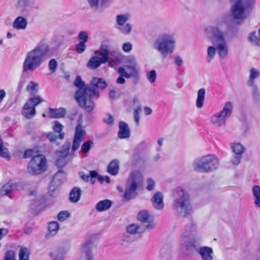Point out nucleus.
Instances as JSON below:
<instances>
[{"label": "nucleus", "mask_w": 260, "mask_h": 260, "mask_svg": "<svg viewBox=\"0 0 260 260\" xmlns=\"http://www.w3.org/2000/svg\"><path fill=\"white\" fill-rule=\"evenodd\" d=\"M231 18L229 15H224L217 21L215 25L206 28L207 39L213 44V46H210L207 48L208 62H210L213 59L216 52L221 58L228 56L229 47L225 36L230 29L229 21Z\"/></svg>", "instance_id": "obj_1"}, {"label": "nucleus", "mask_w": 260, "mask_h": 260, "mask_svg": "<svg viewBox=\"0 0 260 260\" xmlns=\"http://www.w3.org/2000/svg\"><path fill=\"white\" fill-rule=\"evenodd\" d=\"M53 52L49 49L45 41H41L33 49L26 54L22 66L23 72H33L39 68L45 58L52 56Z\"/></svg>", "instance_id": "obj_2"}, {"label": "nucleus", "mask_w": 260, "mask_h": 260, "mask_svg": "<svg viewBox=\"0 0 260 260\" xmlns=\"http://www.w3.org/2000/svg\"><path fill=\"white\" fill-rule=\"evenodd\" d=\"M74 85L78 88L74 95L76 101L81 108L87 112H90L95 106L93 99L98 98L99 93L95 91V88L90 86L84 87V82L80 76L76 77Z\"/></svg>", "instance_id": "obj_3"}, {"label": "nucleus", "mask_w": 260, "mask_h": 260, "mask_svg": "<svg viewBox=\"0 0 260 260\" xmlns=\"http://www.w3.org/2000/svg\"><path fill=\"white\" fill-rule=\"evenodd\" d=\"M202 242L201 237L198 233V227L196 222L191 221L185 226L181 236L179 245L180 254H187L193 248L201 246Z\"/></svg>", "instance_id": "obj_4"}, {"label": "nucleus", "mask_w": 260, "mask_h": 260, "mask_svg": "<svg viewBox=\"0 0 260 260\" xmlns=\"http://www.w3.org/2000/svg\"><path fill=\"white\" fill-rule=\"evenodd\" d=\"M173 210L182 217L189 216L192 212V206L188 192L182 187H177L173 190Z\"/></svg>", "instance_id": "obj_5"}, {"label": "nucleus", "mask_w": 260, "mask_h": 260, "mask_svg": "<svg viewBox=\"0 0 260 260\" xmlns=\"http://www.w3.org/2000/svg\"><path fill=\"white\" fill-rule=\"evenodd\" d=\"M176 44V40L173 35L163 33L154 39L153 48L162 56H167L174 52Z\"/></svg>", "instance_id": "obj_6"}, {"label": "nucleus", "mask_w": 260, "mask_h": 260, "mask_svg": "<svg viewBox=\"0 0 260 260\" xmlns=\"http://www.w3.org/2000/svg\"><path fill=\"white\" fill-rule=\"evenodd\" d=\"M192 166L197 172L207 173L219 167V160L215 155L207 154L196 158L192 162Z\"/></svg>", "instance_id": "obj_7"}, {"label": "nucleus", "mask_w": 260, "mask_h": 260, "mask_svg": "<svg viewBox=\"0 0 260 260\" xmlns=\"http://www.w3.org/2000/svg\"><path fill=\"white\" fill-rule=\"evenodd\" d=\"M143 180V176L139 171H133L129 174L124 194L126 200H131L137 196V190L142 186Z\"/></svg>", "instance_id": "obj_8"}, {"label": "nucleus", "mask_w": 260, "mask_h": 260, "mask_svg": "<svg viewBox=\"0 0 260 260\" xmlns=\"http://www.w3.org/2000/svg\"><path fill=\"white\" fill-rule=\"evenodd\" d=\"M231 12L236 20H244L255 4V0H230Z\"/></svg>", "instance_id": "obj_9"}, {"label": "nucleus", "mask_w": 260, "mask_h": 260, "mask_svg": "<svg viewBox=\"0 0 260 260\" xmlns=\"http://www.w3.org/2000/svg\"><path fill=\"white\" fill-rule=\"evenodd\" d=\"M233 104L231 102H226L221 110L211 116V124L216 127L224 126L226 125V119L231 117L233 113Z\"/></svg>", "instance_id": "obj_10"}, {"label": "nucleus", "mask_w": 260, "mask_h": 260, "mask_svg": "<svg viewBox=\"0 0 260 260\" xmlns=\"http://www.w3.org/2000/svg\"><path fill=\"white\" fill-rule=\"evenodd\" d=\"M47 159L42 154L34 156L27 166L28 172L34 175H38L45 172L47 168Z\"/></svg>", "instance_id": "obj_11"}, {"label": "nucleus", "mask_w": 260, "mask_h": 260, "mask_svg": "<svg viewBox=\"0 0 260 260\" xmlns=\"http://www.w3.org/2000/svg\"><path fill=\"white\" fill-rule=\"evenodd\" d=\"M109 54L108 47L106 45H102L100 53L101 57L97 56H92L87 62V67L92 70L97 69L102 63H105L108 61Z\"/></svg>", "instance_id": "obj_12"}, {"label": "nucleus", "mask_w": 260, "mask_h": 260, "mask_svg": "<svg viewBox=\"0 0 260 260\" xmlns=\"http://www.w3.org/2000/svg\"><path fill=\"white\" fill-rule=\"evenodd\" d=\"M131 18V15L128 13L119 14L115 17L118 29L125 35H129L133 29V25L128 23Z\"/></svg>", "instance_id": "obj_13"}, {"label": "nucleus", "mask_w": 260, "mask_h": 260, "mask_svg": "<svg viewBox=\"0 0 260 260\" xmlns=\"http://www.w3.org/2000/svg\"><path fill=\"white\" fill-rule=\"evenodd\" d=\"M95 238L93 236L86 238L81 246V252L86 260H93L96 253L94 251Z\"/></svg>", "instance_id": "obj_14"}, {"label": "nucleus", "mask_w": 260, "mask_h": 260, "mask_svg": "<svg viewBox=\"0 0 260 260\" xmlns=\"http://www.w3.org/2000/svg\"><path fill=\"white\" fill-rule=\"evenodd\" d=\"M78 124L76 125L75 131V134L73 140L72 151L74 152L79 149L81 143L84 140L86 132L82 125V116L78 119Z\"/></svg>", "instance_id": "obj_15"}, {"label": "nucleus", "mask_w": 260, "mask_h": 260, "mask_svg": "<svg viewBox=\"0 0 260 260\" xmlns=\"http://www.w3.org/2000/svg\"><path fill=\"white\" fill-rule=\"evenodd\" d=\"M197 251L200 255L202 260H213V249L208 246H199L197 248H193L187 254H181L183 256H190L194 252Z\"/></svg>", "instance_id": "obj_16"}, {"label": "nucleus", "mask_w": 260, "mask_h": 260, "mask_svg": "<svg viewBox=\"0 0 260 260\" xmlns=\"http://www.w3.org/2000/svg\"><path fill=\"white\" fill-rule=\"evenodd\" d=\"M138 219L141 222L146 223L145 229L152 230L155 226V224L154 223V217L148 211H140L138 214Z\"/></svg>", "instance_id": "obj_17"}, {"label": "nucleus", "mask_w": 260, "mask_h": 260, "mask_svg": "<svg viewBox=\"0 0 260 260\" xmlns=\"http://www.w3.org/2000/svg\"><path fill=\"white\" fill-rule=\"evenodd\" d=\"M151 201L155 209L162 210L164 209V196L161 192H156L152 197Z\"/></svg>", "instance_id": "obj_18"}, {"label": "nucleus", "mask_w": 260, "mask_h": 260, "mask_svg": "<svg viewBox=\"0 0 260 260\" xmlns=\"http://www.w3.org/2000/svg\"><path fill=\"white\" fill-rule=\"evenodd\" d=\"M66 114V110L64 108L53 109L49 108L46 114H43V117H49L53 118H59L63 117Z\"/></svg>", "instance_id": "obj_19"}, {"label": "nucleus", "mask_w": 260, "mask_h": 260, "mask_svg": "<svg viewBox=\"0 0 260 260\" xmlns=\"http://www.w3.org/2000/svg\"><path fill=\"white\" fill-rule=\"evenodd\" d=\"M70 150V144L69 143L65 144L62 149L61 150L58 152V154L60 158L58 159L57 160V164L59 166H63L66 164V161H63L62 162V160L64 159V157H66L68 155H73V153L72 152L69 153Z\"/></svg>", "instance_id": "obj_20"}, {"label": "nucleus", "mask_w": 260, "mask_h": 260, "mask_svg": "<svg viewBox=\"0 0 260 260\" xmlns=\"http://www.w3.org/2000/svg\"><path fill=\"white\" fill-rule=\"evenodd\" d=\"M27 25L26 19L22 16L17 17L14 21L12 27L16 30H25Z\"/></svg>", "instance_id": "obj_21"}, {"label": "nucleus", "mask_w": 260, "mask_h": 260, "mask_svg": "<svg viewBox=\"0 0 260 260\" xmlns=\"http://www.w3.org/2000/svg\"><path fill=\"white\" fill-rule=\"evenodd\" d=\"M17 8L22 13L29 11L32 7V3L30 0H18Z\"/></svg>", "instance_id": "obj_22"}, {"label": "nucleus", "mask_w": 260, "mask_h": 260, "mask_svg": "<svg viewBox=\"0 0 260 260\" xmlns=\"http://www.w3.org/2000/svg\"><path fill=\"white\" fill-rule=\"evenodd\" d=\"M47 229L46 237L50 238L57 233L59 229V225L57 221H52L48 223Z\"/></svg>", "instance_id": "obj_23"}, {"label": "nucleus", "mask_w": 260, "mask_h": 260, "mask_svg": "<svg viewBox=\"0 0 260 260\" xmlns=\"http://www.w3.org/2000/svg\"><path fill=\"white\" fill-rule=\"evenodd\" d=\"M119 127L118 137L119 138L125 139L129 137V129L127 124L125 122L123 121L120 122Z\"/></svg>", "instance_id": "obj_24"}, {"label": "nucleus", "mask_w": 260, "mask_h": 260, "mask_svg": "<svg viewBox=\"0 0 260 260\" xmlns=\"http://www.w3.org/2000/svg\"><path fill=\"white\" fill-rule=\"evenodd\" d=\"M117 72L120 74L119 77H118L116 81V82L118 84H123L125 83L126 81L124 78L127 79L131 78V75H129L123 67H119Z\"/></svg>", "instance_id": "obj_25"}, {"label": "nucleus", "mask_w": 260, "mask_h": 260, "mask_svg": "<svg viewBox=\"0 0 260 260\" xmlns=\"http://www.w3.org/2000/svg\"><path fill=\"white\" fill-rule=\"evenodd\" d=\"M112 206V202L108 199H105L99 202L95 206L97 211L101 212L108 210Z\"/></svg>", "instance_id": "obj_26"}, {"label": "nucleus", "mask_w": 260, "mask_h": 260, "mask_svg": "<svg viewBox=\"0 0 260 260\" xmlns=\"http://www.w3.org/2000/svg\"><path fill=\"white\" fill-rule=\"evenodd\" d=\"M145 228L138 224H131L127 226V233L131 235H136L143 233Z\"/></svg>", "instance_id": "obj_27"}, {"label": "nucleus", "mask_w": 260, "mask_h": 260, "mask_svg": "<svg viewBox=\"0 0 260 260\" xmlns=\"http://www.w3.org/2000/svg\"><path fill=\"white\" fill-rule=\"evenodd\" d=\"M22 114L26 118L30 119L35 115L36 109L26 103L23 109Z\"/></svg>", "instance_id": "obj_28"}, {"label": "nucleus", "mask_w": 260, "mask_h": 260, "mask_svg": "<svg viewBox=\"0 0 260 260\" xmlns=\"http://www.w3.org/2000/svg\"><path fill=\"white\" fill-rule=\"evenodd\" d=\"M119 169V161L117 159H113L109 164L107 171L112 175L115 176L118 174Z\"/></svg>", "instance_id": "obj_29"}, {"label": "nucleus", "mask_w": 260, "mask_h": 260, "mask_svg": "<svg viewBox=\"0 0 260 260\" xmlns=\"http://www.w3.org/2000/svg\"><path fill=\"white\" fill-rule=\"evenodd\" d=\"M251 192L254 205L256 207L260 208V186L258 185H254L251 189Z\"/></svg>", "instance_id": "obj_30"}, {"label": "nucleus", "mask_w": 260, "mask_h": 260, "mask_svg": "<svg viewBox=\"0 0 260 260\" xmlns=\"http://www.w3.org/2000/svg\"><path fill=\"white\" fill-rule=\"evenodd\" d=\"M232 152L235 154L243 155L245 151V147L240 143H233L230 144Z\"/></svg>", "instance_id": "obj_31"}, {"label": "nucleus", "mask_w": 260, "mask_h": 260, "mask_svg": "<svg viewBox=\"0 0 260 260\" xmlns=\"http://www.w3.org/2000/svg\"><path fill=\"white\" fill-rule=\"evenodd\" d=\"M81 196V190L75 187L73 188L70 194V201L72 203H77L80 199Z\"/></svg>", "instance_id": "obj_32"}, {"label": "nucleus", "mask_w": 260, "mask_h": 260, "mask_svg": "<svg viewBox=\"0 0 260 260\" xmlns=\"http://www.w3.org/2000/svg\"><path fill=\"white\" fill-rule=\"evenodd\" d=\"M92 85L90 86L91 87L95 88V91L98 93L96 88L104 89L107 86V84L106 81L102 78H94L91 81Z\"/></svg>", "instance_id": "obj_33"}, {"label": "nucleus", "mask_w": 260, "mask_h": 260, "mask_svg": "<svg viewBox=\"0 0 260 260\" xmlns=\"http://www.w3.org/2000/svg\"><path fill=\"white\" fill-rule=\"evenodd\" d=\"M260 76V71L255 68H252L250 70L249 79L247 81L249 86H252L254 83V80Z\"/></svg>", "instance_id": "obj_34"}, {"label": "nucleus", "mask_w": 260, "mask_h": 260, "mask_svg": "<svg viewBox=\"0 0 260 260\" xmlns=\"http://www.w3.org/2000/svg\"><path fill=\"white\" fill-rule=\"evenodd\" d=\"M80 176L81 178L86 182L90 181L92 184H93L94 180L93 178H94L98 176V173L96 171H91L89 175L85 174L83 172L80 173Z\"/></svg>", "instance_id": "obj_35"}, {"label": "nucleus", "mask_w": 260, "mask_h": 260, "mask_svg": "<svg viewBox=\"0 0 260 260\" xmlns=\"http://www.w3.org/2000/svg\"><path fill=\"white\" fill-rule=\"evenodd\" d=\"M205 98V89L201 88L198 91V96L196 100V106L198 108H202Z\"/></svg>", "instance_id": "obj_36"}, {"label": "nucleus", "mask_w": 260, "mask_h": 260, "mask_svg": "<svg viewBox=\"0 0 260 260\" xmlns=\"http://www.w3.org/2000/svg\"><path fill=\"white\" fill-rule=\"evenodd\" d=\"M111 0H87L91 8L97 9L99 7L103 6L105 4L110 2Z\"/></svg>", "instance_id": "obj_37"}, {"label": "nucleus", "mask_w": 260, "mask_h": 260, "mask_svg": "<svg viewBox=\"0 0 260 260\" xmlns=\"http://www.w3.org/2000/svg\"><path fill=\"white\" fill-rule=\"evenodd\" d=\"M94 143L93 141L88 140L83 143L81 146V151L83 153H88L90 150L93 147Z\"/></svg>", "instance_id": "obj_38"}, {"label": "nucleus", "mask_w": 260, "mask_h": 260, "mask_svg": "<svg viewBox=\"0 0 260 260\" xmlns=\"http://www.w3.org/2000/svg\"><path fill=\"white\" fill-rule=\"evenodd\" d=\"M39 84L34 81H30L26 86V90L31 94H35L38 90Z\"/></svg>", "instance_id": "obj_39"}, {"label": "nucleus", "mask_w": 260, "mask_h": 260, "mask_svg": "<svg viewBox=\"0 0 260 260\" xmlns=\"http://www.w3.org/2000/svg\"><path fill=\"white\" fill-rule=\"evenodd\" d=\"M13 185L10 182H8L5 184L0 190V194L2 196L7 195L12 190Z\"/></svg>", "instance_id": "obj_40"}, {"label": "nucleus", "mask_w": 260, "mask_h": 260, "mask_svg": "<svg viewBox=\"0 0 260 260\" xmlns=\"http://www.w3.org/2000/svg\"><path fill=\"white\" fill-rule=\"evenodd\" d=\"M137 65L134 64H129V65H125L124 68L125 69H128L131 70V72L128 73L129 75H131V77H135L137 79H139V71L137 70Z\"/></svg>", "instance_id": "obj_41"}, {"label": "nucleus", "mask_w": 260, "mask_h": 260, "mask_svg": "<svg viewBox=\"0 0 260 260\" xmlns=\"http://www.w3.org/2000/svg\"><path fill=\"white\" fill-rule=\"evenodd\" d=\"M44 102V100L40 96H35L34 98H30L26 103L29 105H31L35 108L39 104Z\"/></svg>", "instance_id": "obj_42"}, {"label": "nucleus", "mask_w": 260, "mask_h": 260, "mask_svg": "<svg viewBox=\"0 0 260 260\" xmlns=\"http://www.w3.org/2000/svg\"><path fill=\"white\" fill-rule=\"evenodd\" d=\"M0 157L9 159L10 158L9 152L7 148L3 145V140L0 138Z\"/></svg>", "instance_id": "obj_43"}, {"label": "nucleus", "mask_w": 260, "mask_h": 260, "mask_svg": "<svg viewBox=\"0 0 260 260\" xmlns=\"http://www.w3.org/2000/svg\"><path fill=\"white\" fill-rule=\"evenodd\" d=\"M29 255V250L25 247H21L19 253V260H28Z\"/></svg>", "instance_id": "obj_44"}, {"label": "nucleus", "mask_w": 260, "mask_h": 260, "mask_svg": "<svg viewBox=\"0 0 260 260\" xmlns=\"http://www.w3.org/2000/svg\"><path fill=\"white\" fill-rule=\"evenodd\" d=\"M259 38L255 32H251L249 36V40L254 45H257L260 43V27L258 30Z\"/></svg>", "instance_id": "obj_45"}, {"label": "nucleus", "mask_w": 260, "mask_h": 260, "mask_svg": "<svg viewBox=\"0 0 260 260\" xmlns=\"http://www.w3.org/2000/svg\"><path fill=\"white\" fill-rule=\"evenodd\" d=\"M47 138L52 142H55L58 138L62 140L64 138V134L63 133H60L58 136H56L53 132H50L47 134Z\"/></svg>", "instance_id": "obj_46"}, {"label": "nucleus", "mask_w": 260, "mask_h": 260, "mask_svg": "<svg viewBox=\"0 0 260 260\" xmlns=\"http://www.w3.org/2000/svg\"><path fill=\"white\" fill-rule=\"evenodd\" d=\"M78 39L79 42H83L86 43L88 40V35L86 31H81L78 35Z\"/></svg>", "instance_id": "obj_47"}, {"label": "nucleus", "mask_w": 260, "mask_h": 260, "mask_svg": "<svg viewBox=\"0 0 260 260\" xmlns=\"http://www.w3.org/2000/svg\"><path fill=\"white\" fill-rule=\"evenodd\" d=\"M242 157V155L234 154L230 158V162L234 166H238L240 164Z\"/></svg>", "instance_id": "obj_48"}, {"label": "nucleus", "mask_w": 260, "mask_h": 260, "mask_svg": "<svg viewBox=\"0 0 260 260\" xmlns=\"http://www.w3.org/2000/svg\"><path fill=\"white\" fill-rule=\"evenodd\" d=\"M147 80L151 83H154L156 79V72L155 70H151L148 72L146 74Z\"/></svg>", "instance_id": "obj_49"}, {"label": "nucleus", "mask_w": 260, "mask_h": 260, "mask_svg": "<svg viewBox=\"0 0 260 260\" xmlns=\"http://www.w3.org/2000/svg\"><path fill=\"white\" fill-rule=\"evenodd\" d=\"M70 216L69 213L67 211H62L60 212L57 215V219L60 221H64L67 220Z\"/></svg>", "instance_id": "obj_50"}, {"label": "nucleus", "mask_w": 260, "mask_h": 260, "mask_svg": "<svg viewBox=\"0 0 260 260\" xmlns=\"http://www.w3.org/2000/svg\"><path fill=\"white\" fill-rule=\"evenodd\" d=\"M142 109L140 105H139L135 110L134 112V120L137 123V125H138L140 122V116L139 114L141 111Z\"/></svg>", "instance_id": "obj_51"}, {"label": "nucleus", "mask_w": 260, "mask_h": 260, "mask_svg": "<svg viewBox=\"0 0 260 260\" xmlns=\"http://www.w3.org/2000/svg\"><path fill=\"white\" fill-rule=\"evenodd\" d=\"M86 47V46L85 43L79 42L76 45L75 50L77 53L81 54L85 51Z\"/></svg>", "instance_id": "obj_52"}, {"label": "nucleus", "mask_w": 260, "mask_h": 260, "mask_svg": "<svg viewBox=\"0 0 260 260\" xmlns=\"http://www.w3.org/2000/svg\"><path fill=\"white\" fill-rule=\"evenodd\" d=\"M4 260H16L15 253L12 250H9L6 252Z\"/></svg>", "instance_id": "obj_53"}, {"label": "nucleus", "mask_w": 260, "mask_h": 260, "mask_svg": "<svg viewBox=\"0 0 260 260\" xmlns=\"http://www.w3.org/2000/svg\"><path fill=\"white\" fill-rule=\"evenodd\" d=\"M57 67V62L54 59H51L49 62V68L51 73H54Z\"/></svg>", "instance_id": "obj_54"}, {"label": "nucleus", "mask_w": 260, "mask_h": 260, "mask_svg": "<svg viewBox=\"0 0 260 260\" xmlns=\"http://www.w3.org/2000/svg\"><path fill=\"white\" fill-rule=\"evenodd\" d=\"M104 121L106 123L110 126L112 125L114 123V118L110 114H107L105 115Z\"/></svg>", "instance_id": "obj_55"}, {"label": "nucleus", "mask_w": 260, "mask_h": 260, "mask_svg": "<svg viewBox=\"0 0 260 260\" xmlns=\"http://www.w3.org/2000/svg\"><path fill=\"white\" fill-rule=\"evenodd\" d=\"M147 185L146 186V189L148 190H152L154 189L155 186V182L151 178H149L147 180Z\"/></svg>", "instance_id": "obj_56"}, {"label": "nucleus", "mask_w": 260, "mask_h": 260, "mask_svg": "<svg viewBox=\"0 0 260 260\" xmlns=\"http://www.w3.org/2000/svg\"><path fill=\"white\" fill-rule=\"evenodd\" d=\"M63 128V125L59 122L55 121L53 127V130L56 133H60Z\"/></svg>", "instance_id": "obj_57"}, {"label": "nucleus", "mask_w": 260, "mask_h": 260, "mask_svg": "<svg viewBox=\"0 0 260 260\" xmlns=\"http://www.w3.org/2000/svg\"><path fill=\"white\" fill-rule=\"evenodd\" d=\"M174 62L178 67H181L183 64V59L180 56L177 55L174 58Z\"/></svg>", "instance_id": "obj_58"}, {"label": "nucleus", "mask_w": 260, "mask_h": 260, "mask_svg": "<svg viewBox=\"0 0 260 260\" xmlns=\"http://www.w3.org/2000/svg\"><path fill=\"white\" fill-rule=\"evenodd\" d=\"M109 96L111 99H115L119 98L120 96V93L119 91L112 89L109 92Z\"/></svg>", "instance_id": "obj_59"}, {"label": "nucleus", "mask_w": 260, "mask_h": 260, "mask_svg": "<svg viewBox=\"0 0 260 260\" xmlns=\"http://www.w3.org/2000/svg\"><path fill=\"white\" fill-rule=\"evenodd\" d=\"M36 152L33 149L26 150L23 154V157L25 158H29L31 156H36L35 154Z\"/></svg>", "instance_id": "obj_60"}, {"label": "nucleus", "mask_w": 260, "mask_h": 260, "mask_svg": "<svg viewBox=\"0 0 260 260\" xmlns=\"http://www.w3.org/2000/svg\"><path fill=\"white\" fill-rule=\"evenodd\" d=\"M132 49V45L129 42L125 43L122 45V50L125 52H129Z\"/></svg>", "instance_id": "obj_61"}, {"label": "nucleus", "mask_w": 260, "mask_h": 260, "mask_svg": "<svg viewBox=\"0 0 260 260\" xmlns=\"http://www.w3.org/2000/svg\"><path fill=\"white\" fill-rule=\"evenodd\" d=\"M165 139L164 138H159L158 139L157 141V146L156 147V149L157 151H160L161 150V148L164 145Z\"/></svg>", "instance_id": "obj_62"}, {"label": "nucleus", "mask_w": 260, "mask_h": 260, "mask_svg": "<svg viewBox=\"0 0 260 260\" xmlns=\"http://www.w3.org/2000/svg\"><path fill=\"white\" fill-rule=\"evenodd\" d=\"M126 63L137 65L136 58L133 56H129L126 59Z\"/></svg>", "instance_id": "obj_63"}, {"label": "nucleus", "mask_w": 260, "mask_h": 260, "mask_svg": "<svg viewBox=\"0 0 260 260\" xmlns=\"http://www.w3.org/2000/svg\"><path fill=\"white\" fill-rule=\"evenodd\" d=\"M98 180L100 181L101 182H103L105 181L107 183H109L110 182V179L108 176H99L98 177Z\"/></svg>", "instance_id": "obj_64"}]
</instances>
